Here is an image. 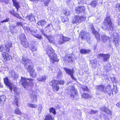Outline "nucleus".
<instances>
[{
  "instance_id": "1",
  "label": "nucleus",
  "mask_w": 120,
  "mask_h": 120,
  "mask_svg": "<svg viewBox=\"0 0 120 120\" xmlns=\"http://www.w3.org/2000/svg\"><path fill=\"white\" fill-rule=\"evenodd\" d=\"M103 24L104 26H102L101 28L113 33L112 36L114 39L113 43L115 44L116 46L117 45L119 42V35L116 33V31L114 29V25L112 24L109 16H107L105 18Z\"/></svg>"
},
{
  "instance_id": "2",
  "label": "nucleus",
  "mask_w": 120,
  "mask_h": 120,
  "mask_svg": "<svg viewBox=\"0 0 120 120\" xmlns=\"http://www.w3.org/2000/svg\"><path fill=\"white\" fill-rule=\"evenodd\" d=\"M46 53L50 59L51 62L53 63L55 62H58L59 60L58 59L56 55L54 52V50L51 48L48 47L47 48Z\"/></svg>"
},
{
  "instance_id": "3",
  "label": "nucleus",
  "mask_w": 120,
  "mask_h": 120,
  "mask_svg": "<svg viewBox=\"0 0 120 120\" xmlns=\"http://www.w3.org/2000/svg\"><path fill=\"white\" fill-rule=\"evenodd\" d=\"M20 81L22 86L26 89H27L30 85H33L34 82V80L33 79L24 78L22 77H21Z\"/></svg>"
},
{
  "instance_id": "4",
  "label": "nucleus",
  "mask_w": 120,
  "mask_h": 120,
  "mask_svg": "<svg viewBox=\"0 0 120 120\" xmlns=\"http://www.w3.org/2000/svg\"><path fill=\"white\" fill-rule=\"evenodd\" d=\"M69 94L70 95L71 98L73 99L76 100L79 99L77 91L73 86H71Z\"/></svg>"
},
{
  "instance_id": "5",
  "label": "nucleus",
  "mask_w": 120,
  "mask_h": 120,
  "mask_svg": "<svg viewBox=\"0 0 120 120\" xmlns=\"http://www.w3.org/2000/svg\"><path fill=\"white\" fill-rule=\"evenodd\" d=\"M74 19L72 21L73 24H78L81 22L82 21H85L86 19V17L83 16H75L74 17Z\"/></svg>"
},
{
  "instance_id": "6",
  "label": "nucleus",
  "mask_w": 120,
  "mask_h": 120,
  "mask_svg": "<svg viewBox=\"0 0 120 120\" xmlns=\"http://www.w3.org/2000/svg\"><path fill=\"white\" fill-rule=\"evenodd\" d=\"M19 38L20 40L21 44L25 48H27L28 46V42L26 41V39L25 38V34H22L19 36Z\"/></svg>"
},
{
  "instance_id": "7",
  "label": "nucleus",
  "mask_w": 120,
  "mask_h": 120,
  "mask_svg": "<svg viewBox=\"0 0 120 120\" xmlns=\"http://www.w3.org/2000/svg\"><path fill=\"white\" fill-rule=\"evenodd\" d=\"M4 83L6 86H8V88L10 89V90L12 92V88L14 85L13 83L10 82L8 77L4 78Z\"/></svg>"
},
{
  "instance_id": "8",
  "label": "nucleus",
  "mask_w": 120,
  "mask_h": 120,
  "mask_svg": "<svg viewBox=\"0 0 120 120\" xmlns=\"http://www.w3.org/2000/svg\"><path fill=\"white\" fill-rule=\"evenodd\" d=\"M64 69L66 73L68 75L70 76L71 78L72 79L75 80V79L73 75V74L74 73L75 71L73 69H70L69 68H64Z\"/></svg>"
},
{
  "instance_id": "9",
  "label": "nucleus",
  "mask_w": 120,
  "mask_h": 120,
  "mask_svg": "<svg viewBox=\"0 0 120 120\" xmlns=\"http://www.w3.org/2000/svg\"><path fill=\"white\" fill-rule=\"evenodd\" d=\"M96 89L98 90L96 92V93L98 95H101V92H105V86L103 85H100L96 86Z\"/></svg>"
},
{
  "instance_id": "10",
  "label": "nucleus",
  "mask_w": 120,
  "mask_h": 120,
  "mask_svg": "<svg viewBox=\"0 0 120 120\" xmlns=\"http://www.w3.org/2000/svg\"><path fill=\"white\" fill-rule=\"evenodd\" d=\"M110 55L109 54H100L98 55V57L102 60L103 61L106 62L109 59Z\"/></svg>"
},
{
  "instance_id": "11",
  "label": "nucleus",
  "mask_w": 120,
  "mask_h": 120,
  "mask_svg": "<svg viewBox=\"0 0 120 120\" xmlns=\"http://www.w3.org/2000/svg\"><path fill=\"white\" fill-rule=\"evenodd\" d=\"M60 40L58 42L59 44L61 45L64 43L65 42L69 41L71 39L68 37L61 36L60 37Z\"/></svg>"
},
{
  "instance_id": "12",
  "label": "nucleus",
  "mask_w": 120,
  "mask_h": 120,
  "mask_svg": "<svg viewBox=\"0 0 120 120\" xmlns=\"http://www.w3.org/2000/svg\"><path fill=\"white\" fill-rule=\"evenodd\" d=\"M91 29L92 30V33L94 35L98 41H100V36L98 32L95 30L93 26H92Z\"/></svg>"
},
{
  "instance_id": "13",
  "label": "nucleus",
  "mask_w": 120,
  "mask_h": 120,
  "mask_svg": "<svg viewBox=\"0 0 120 120\" xmlns=\"http://www.w3.org/2000/svg\"><path fill=\"white\" fill-rule=\"evenodd\" d=\"M14 91L15 95V100H14L13 103L14 104H16L17 106L19 107L18 105V99L19 96V92L15 91V89L14 90Z\"/></svg>"
},
{
  "instance_id": "14",
  "label": "nucleus",
  "mask_w": 120,
  "mask_h": 120,
  "mask_svg": "<svg viewBox=\"0 0 120 120\" xmlns=\"http://www.w3.org/2000/svg\"><path fill=\"white\" fill-rule=\"evenodd\" d=\"M22 63L24 64V66L29 65L32 64L31 60L26 57H23L22 59Z\"/></svg>"
},
{
  "instance_id": "15",
  "label": "nucleus",
  "mask_w": 120,
  "mask_h": 120,
  "mask_svg": "<svg viewBox=\"0 0 120 120\" xmlns=\"http://www.w3.org/2000/svg\"><path fill=\"white\" fill-rule=\"evenodd\" d=\"M113 88L110 85H108L105 88L104 92L105 93H107L109 96H111L112 94V90Z\"/></svg>"
},
{
  "instance_id": "16",
  "label": "nucleus",
  "mask_w": 120,
  "mask_h": 120,
  "mask_svg": "<svg viewBox=\"0 0 120 120\" xmlns=\"http://www.w3.org/2000/svg\"><path fill=\"white\" fill-rule=\"evenodd\" d=\"M12 43L11 41H9L5 44L4 48V50L7 52H9L10 50V48L12 47Z\"/></svg>"
},
{
  "instance_id": "17",
  "label": "nucleus",
  "mask_w": 120,
  "mask_h": 120,
  "mask_svg": "<svg viewBox=\"0 0 120 120\" xmlns=\"http://www.w3.org/2000/svg\"><path fill=\"white\" fill-rule=\"evenodd\" d=\"M10 77H11L12 79L13 80H16L18 78V75L15 74V72L12 70L9 73Z\"/></svg>"
},
{
  "instance_id": "18",
  "label": "nucleus",
  "mask_w": 120,
  "mask_h": 120,
  "mask_svg": "<svg viewBox=\"0 0 120 120\" xmlns=\"http://www.w3.org/2000/svg\"><path fill=\"white\" fill-rule=\"evenodd\" d=\"M85 9V7L84 6H79L76 8L75 10L76 12L79 14L84 12Z\"/></svg>"
},
{
  "instance_id": "19",
  "label": "nucleus",
  "mask_w": 120,
  "mask_h": 120,
  "mask_svg": "<svg viewBox=\"0 0 120 120\" xmlns=\"http://www.w3.org/2000/svg\"><path fill=\"white\" fill-rule=\"evenodd\" d=\"M2 55L4 59L5 60H9L11 57V56L7 52H4L2 53Z\"/></svg>"
},
{
  "instance_id": "20",
  "label": "nucleus",
  "mask_w": 120,
  "mask_h": 120,
  "mask_svg": "<svg viewBox=\"0 0 120 120\" xmlns=\"http://www.w3.org/2000/svg\"><path fill=\"white\" fill-rule=\"evenodd\" d=\"M32 1H34L36 3H37L38 1L40 2H43L45 6H48L50 0H30Z\"/></svg>"
},
{
  "instance_id": "21",
  "label": "nucleus",
  "mask_w": 120,
  "mask_h": 120,
  "mask_svg": "<svg viewBox=\"0 0 120 120\" xmlns=\"http://www.w3.org/2000/svg\"><path fill=\"white\" fill-rule=\"evenodd\" d=\"M82 39H86L88 37L89 33L86 31H82L80 33Z\"/></svg>"
},
{
  "instance_id": "22",
  "label": "nucleus",
  "mask_w": 120,
  "mask_h": 120,
  "mask_svg": "<svg viewBox=\"0 0 120 120\" xmlns=\"http://www.w3.org/2000/svg\"><path fill=\"white\" fill-rule=\"evenodd\" d=\"M20 26H23L22 22H18L15 23V24H13L11 26V27L13 29H15Z\"/></svg>"
},
{
  "instance_id": "23",
  "label": "nucleus",
  "mask_w": 120,
  "mask_h": 120,
  "mask_svg": "<svg viewBox=\"0 0 120 120\" xmlns=\"http://www.w3.org/2000/svg\"><path fill=\"white\" fill-rule=\"evenodd\" d=\"M101 40L104 42H106L109 40V37L105 34H102L101 36Z\"/></svg>"
},
{
  "instance_id": "24",
  "label": "nucleus",
  "mask_w": 120,
  "mask_h": 120,
  "mask_svg": "<svg viewBox=\"0 0 120 120\" xmlns=\"http://www.w3.org/2000/svg\"><path fill=\"white\" fill-rule=\"evenodd\" d=\"M12 0L13 3L15 7L17 9V11L18 10V9L20 7V6L19 4V2H17L16 0Z\"/></svg>"
},
{
  "instance_id": "25",
  "label": "nucleus",
  "mask_w": 120,
  "mask_h": 120,
  "mask_svg": "<svg viewBox=\"0 0 120 120\" xmlns=\"http://www.w3.org/2000/svg\"><path fill=\"white\" fill-rule=\"evenodd\" d=\"M90 51V49H82L80 50V52L81 53L86 54L89 53Z\"/></svg>"
},
{
  "instance_id": "26",
  "label": "nucleus",
  "mask_w": 120,
  "mask_h": 120,
  "mask_svg": "<svg viewBox=\"0 0 120 120\" xmlns=\"http://www.w3.org/2000/svg\"><path fill=\"white\" fill-rule=\"evenodd\" d=\"M113 90H112V95H115L118 92V90L117 89V86H115L113 84Z\"/></svg>"
},
{
  "instance_id": "27",
  "label": "nucleus",
  "mask_w": 120,
  "mask_h": 120,
  "mask_svg": "<svg viewBox=\"0 0 120 120\" xmlns=\"http://www.w3.org/2000/svg\"><path fill=\"white\" fill-rule=\"evenodd\" d=\"M47 77L46 76L44 75L41 76H40L37 78L38 81H43L45 82L46 80Z\"/></svg>"
},
{
  "instance_id": "28",
  "label": "nucleus",
  "mask_w": 120,
  "mask_h": 120,
  "mask_svg": "<svg viewBox=\"0 0 120 120\" xmlns=\"http://www.w3.org/2000/svg\"><path fill=\"white\" fill-rule=\"evenodd\" d=\"M46 23V22L45 21V20L44 19H43L40 21H39L38 22V25L43 26H45Z\"/></svg>"
},
{
  "instance_id": "29",
  "label": "nucleus",
  "mask_w": 120,
  "mask_h": 120,
  "mask_svg": "<svg viewBox=\"0 0 120 120\" xmlns=\"http://www.w3.org/2000/svg\"><path fill=\"white\" fill-rule=\"evenodd\" d=\"M81 95L82 98L84 99H87L90 97V96L88 94L85 93H82Z\"/></svg>"
},
{
  "instance_id": "30",
  "label": "nucleus",
  "mask_w": 120,
  "mask_h": 120,
  "mask_svg": "<svg viewBox=\"0 0 120 120\" xmlns=\"http://www.w3.org/2000/svg\"><path fill=\"white\" fill-rule=\"evenodd\" d=\"M47 39H48L49 41L51 43H53L54 42V39L53 37L52 36H49L47 37Z\"/></svg>"
},
{
  "instance_id": "31",
  "label": "nucleus",
  "mask_w": 120,
  "mask_h": 120,
  "mask_svg": "<svg viewBox=\"0 0 120 120\" xmlns=\"http://www.w3.org/2000/svg\"><path fill=\"white\" fill-rule=\"evenodd\" d=\"M30 75L33 78H35L36 76L37 73L35 72V70L34 69L32 71H30Z\"/></svg>"
},
{
  "instance_id": "32",
  "label": "nucleus",
  "mask_w": 120,
  "mask_h": 120,
  "mask_svg": "<svg viewBox=\"0 0 120 120\" xmlns=\"http://www.w3.org/2000/svg\"><path fill=\"white\" fill-rule=\"evenodd\" d=\"M27 17L28 18L29 20L30 21H34L35 20L34 16L32 15H27Z\"/></svg>"
},
{
  "instance_id": "33",
  "label": "nucleus",
  "mask_w": 120,
  "mask_h": 120,
  "mask_svg": "<svg viewBox=\"0 0 120 120\" xmlns=\"http://www.w3.org/2000/svg\"><path fill=\"white\" fill-rule=\"evenodd\" d=\"M56 84L52 87L53 90L54 91H58L59 90V86Z\"/></svg>"
},
{
  "instance_id": "34",
  "label": "nucleus",
  "mask_w": 120,
  "mask_h": 120,
  "mask_svg": "<svg viewBox=\"0 0 120 120\" xmlns=\"http://www.w3.org/2000/svg\"><path fill=\"white\" fill-rule=\"evenodd\" d=\"M64 83V82L63 80H56V85L60 84L63 85Z\"/></svg>"
},
{
  "instance_id": "35",
  "label": "nucleus",
  "mask_w": 120,
  "mask_h": 120,
  "mask_svg": "<svg viewBox=\"0 0 120 120\" xmlns=\"http://www.w3.org/2000/svg\"><path fill=\"white\" fill-rule=\"evenodd\" d=\"M97 4V2L96 0H94L91 2L90 4L92 7L95 8L96 7Z\"/></svg>"
},
{
  "instance_id": "36",
  "label": "nucleus",
  "mask_w": 120,
  "mask_h": 120,
  "mask_svg": "<svg viewBox=\"0 0 120 120\" xmlns=\"http://www.w3.org/2000/svg\"><path fill=\"white\" fill-rule=\"evenodd\" d=\"M6 97L4 95L1 96L0 97V102L3 103L5 100Z\"/></svg>"
},
{
  "instance_id": "37",
  "label": "nucleus",
  "mask_w": 120,
  "mask_h": 120,
  "mask_svg": "<svg viewBox=\"0 0 120 120\" xmlns=\"http://www.w3.org/2000/svg\"><path fill=\"white\" fill-rule=\"evenodd\" d=\"M14 112L15 114H21L22 112L18 108H16Z\"/></svg>"
},
{
  "instance_id": "38",
  "label": "nucleus",
  "mask_w": 120,
  "mask_h": 120,
  "mask_svg": "<svg viewBox=\"0 0 120 120\" xmlns=\"http://www.w3.org/2000/svg\"><path fill=\"white\" fill-rule=\"evenodd\" d=\"M27 105L28 106L32 108H36L37 107V105H33L30 103H28Z\"/></svg>"
},
{
  "instance_id": "39",
  "label": "nucleus",
  "mask_w": 120,
  "mask_h": 120,
  "mask_svg": "<svg viewBox=\"0 0 120 120\" xmlns=\"http://www.w3.org/2000/svg\"><path fill=\"white\" fill-rule=\"evenodd\" d=\"M71 58V56H67L64 57V60L66 61H67L68 62L70 61V60H69Z\"/></svg>"
},
{
  "instance_id": "40",
  "label": "nucleus",
  "mask_w": 120,
  "mask_h": 120,
  "mask_svg": "<svg viewBox=\"0 0 120 120\" xmlns=\"http://www.w3.org/2000/svg\"><path fill=\"white\" fill-rule=\"evenodd\" d=\"M56 80H53L51 81L49 84L50 85L52 86V87L56 84Z\"/></svg>"
},
{
  "instance_id": "41",
  "label": "nucleus",
  "mask_w": 120,
  "mask_h": 120,
  "mask_svg": "<svg viewBox=\"0 0 120 120\" xmlns=\"http://www.w3.org/2000/svg\"><path fill=\"white\" fill-rule=\"evenodd\" d=\"M31 65H28V68H27V69L29 72H30V71H32L33 70H34V69L31 67Z\"/></svg>"
},
{
  "instance_id": "42",
  "label": "nucleus",
  "mask_w": 120,
  "mask_h": 120,
  "mask_svg": "<svg viewBox=\"0 0 120 120\" xmlns=\"http://www.w3.org/2000/svg\"><path fill=\"white\" fill-rule=\"evenodd\" d=\"M49 111L50 112L52 113L54 115H55L56 113L55 109L53 108H52L50 109Z\"/></svg>"
},
{
  "instance_id": "43",
  "label": "nucleus",
  "mask_w": 120,
  "mask_h": 120,
  "mask_svg": "<svg viewBox=\"0 0 120 120\" xmlns=\"http://www.w3.org/2000/svg\"><path fill=\"white\" fill-rule=\"evenodd\" d=\"M105 110V112L108 114L109 115H111L112 113L110 110L109 109H108L107 108V109H106Z\"/></svg>"
},
{
  "instance_id": "44",
  "label": "nucleus",
  "mask_w": 120,
  "mask_h": 120,
  "mask_svg": "<svg viewBox=\"0 0 120 120\" xmlns=\"http://www.w3.org/2000/svg\"><path fill=\"white\" fill-rule=\"evenodd\" d=\"M34 35L36 38H37L39 39H41L42 37L41 35L38 34H33Z\"/></svg>"
},
{
  "instance_id": "45",
  "label": "nucleus",
  "mask_w": 120,
  "mask_h": 120,
  "mask_svg": "<svg viewBox=\"0 0 120 120\" xmlns=\"http://www.w3.org/2000/svg\"><path fill=\"white\" fill-rule=\"evenodd\" d=\"M81 88L83 91H86L87 90V87L85 85H83L81 86Z\"/></svg>"
},
{
  "instance_id": "46",
  "label": "nucleus",
  "mask_w": 120,
  "mask_h": 120,
  "mask_svg": "<svg viewBox=\"0 0 120 120\" xmlns=\"http://www.w3.org/2000/svg\"><path fill=\"white\" fill-rule=\"evenodd\" d=\"M34 92H33V94H32L31 97L32 98H33L34 99H35L37 101V98L36 96L35 95V94Z\"/></svg>"
},
{
  "instance_id": "47",
  "label": "nucleus",
  "mask_w": 120,
  "mask_h": 120,
  "mask_svg": "<svg viewBox=\"0 0 120 120\" xmlns=\"http://www.w3.org/2000/svg\"><path fill=\"white\" fill-rule=\"evenodd\" d=\"M70 12L68 11H64V14L66 16H68L70 15Z\"/></svg>"
},
{
  "instance_id": "48",
  "label": "nucleus",
  "mask_w": 120,
  "mask_h": 120,
  "mask_svg": "<svg viewBox=\"0 0 120 120\" xmlns=\"http://www.w3.org/2000/svg\"><path fill=\"white\" fill-rule=\"evenodd\" d=\"M116 8L120 11V4H116Z\"/></svg>"
},
{
  "instance_id": "49",
  "label": "nucleus",
  "mask_w": 120,
  "mask_h": 120,
  "mask_svg": "<svg viewBox=\"0 0 120 120\" xmlns=\"http://www.w3.org/2000/svg\"><path fill=\"white\" fill-rule=\"evenodd\" d=\"M9 19L8 18H6V19L2 21H1V22L2 23H3L4 22H7L9 21Z\"/></svg>"
},
{
  "instance_id": "50",
  "label": "nucleus",
  "mask_w": 120,
  "mask_h": 120,
  "mask_svg": "<svg viewBox=\"0 0 120 120\" xmlns=\"http://www.w3.org/2000/svg\"><path fill=\"white\" fill-rule=\"evenodd\" d=\"M31 50L32 52H34L35 51H37V49L36 47H35L34 46H33L31 48Z\"/></svg>"
},
{
  "instance_id": "51",
  "label": "nucleus",
  "mask_w": 120,
  "mask_h": 120,
  "mask_svg": "<svg viewBox=\"0 0 120 120\" xmlns=\"http://www.w3.org/2000/svg\"><path fill=\"white\" fill-rule=\"evenodd\" d=\"M43 108V106L42 105H40L39 106V107L38 109V111H39V112H41V110Z\"/></svg>"
},
{
  "instance_id": "52",
  "label": "nucleus",
  "mask_w": 120,
  "mask_h": 120,
  "mask_svg": "<svg viewBox=\"0 0 120 120\" xmlns=\"http://www.w3.org/2000/svg\"><path fill=\"white\" fill-rule=\"evenodd\" d=\"M110 68V67H108L107 66H105V70L107 71H109Z\"/></svg>"
},
{
  "instance_id": "53",
  "label": "nucleus",
  "mask_w": 120,
  "mask_h": 120,
  "mask_svg": "<svg viewBox=\"0 0 120 120\" xmlns=\"http://www.w3.org/2000/svg\"><path fill=\"white\" fill-rule=\"evenodd\" d=\"M0 1L2 2H4L6 4L8 3L9 0H0Z\"/></svg>"
},
{
  "instance_id": "54",
  "label": "nucleus",
  "mask_w": 120,
  "mask_h": 120,
  "mask_svg": "<svg viewBox=\"0 0 120 120\" xmlns=\"http://www.w3.org/2000/svg\"><path fill=\"white\" fill-rule=\"evenodd\" d=\"M29 31L31 33H32L33 35L34 33H35V32L33 30L30 28L29 27Z\"/></svg>"
},
{
  "instance_id": "55",
  "label": "nucleus",
  "mask_w": 120,
  "mask_h": 120,
  "mask_svg": "<svg viewBox=\"0 0 120 120\" xmlns=\"http://www.w3.org/2000/svg\"><path fill=\"white\" fill-rule=\"evenodd\" d=\"M107 109V108L105 107H102L101 108V111L105 112L106 109Z\"/></svg>"
},
{
  "instance_id": "56",
  "label": "nucleus",
  "mask_w": 120,
  "mask_h": 120,
  "mask_svg": "<svg viewBox=\"0 0 120 120\" xmlns=\"http://www.w3.org/2000/svg\"><path fill=\"white\" fill-rule=\"evenodd\" d=\"M23 28L25 30L29 31V27L28 26H24L23 27Z\"/></svg>"
},
{
  "instance_id": "57",
  "label": "nucleus",
  "mask_w": 120,
  "mask_h": 120,
  "mask_svg": "<svg viewBox=\"0 0 120 120\" xmlns=\"http://www.w3.org/2000/svg\"><path fill=\"white\" fill-rule=\"evenodd\" d=\"M4 49V47L2 45H0V52H2Z\"/></svg>"
},
{
  "instance_id": "58",
  "label": "nucleus",
  "mask_w": 120,
  "mask_h": 120,
  "mask_svg": "<svg viewBox=\"0 0 120 120\" xmlns=\"http://www.w3.org/2000/svg\"><path fill=\"white\" fill-rule=\"evenodd\" d=\"M87 38V41L88 43L90 44H91V41L90 40V38L89 37H88Z\"/></svg>"
},
{
  "instance_id": "59",
  "label": "nucleus",
  "mask_w": 120,
  "mask_h": 120,
  "mask_svg": "<svg viewBox=\"0 0 120 120\" xmlns=\"http://www.w3.org/2000/svg\"><path fill=\"white\" fill-rule=\"evenodd\" d=\"M62 75V73L61 72H59L57 73V77H59L60 76H61Z\"/></svg>"
},
{
  "instance_id": "60",
  "label": "nucleus",
  "mask_w": 120,
  "mask_h": 120,
  "mask_svg": "<svg viewBox=\"0 0 120 120\" xmlns=\"http://www.w3.org/2000/svg\"><path fill=\"white\" fill-rule=\"evenodd\" d=\"M97 111H94L93 110H91V111L90 112L92 114H94L97 113Z\"/></svg>"
},
{
  "instance_id": "61",
  "label": "nucleus",
  "mask_w": 120,
  "mask_h": 120,
  "mask_svg": "<svg viewBox=\"0 0 120 120\" xmlns=\"http://www.w3.org/2000/svg\"><path fill=\"white\" fill-rule=\"evenodd\" d=\"M37 69L38 71H40L42 70V68L40 67H37Z\"/></svg>"
},
{
  "instance_id": "62",
  "label": "nucleus",
  "mask_w": 120,
  "mask_h": 120,
  "mask_svg": "<svg viewBox=\"0 0 120 120\" xmlns=\"http://www.w3.org/2000/svg\"><path fill=\"white\" fill-rule=\"evenodd\" d=\"M42 34L44 35V36L46 37L47 38V37L48 36H49L47 35L46 34H45V33L44 32H43L42 33Z\"/></svg>"
},
{
  "instance_id": "63",
  "label": "nucleus",
  "mask_w": 120,
  "mask_h": 120,
  "mask_svg": "<svg viewBox=\"0 0 120 120\" xmlns=\"http://www.w3.org/2000/svg\"><path fill=\"white\" fill-rule=\"evenodd\" d=\"M116 106L118 107H120V103H118L116 104Z\"/></svg>"
},
{
  "instance_id": "64",
  "label": "nucleus",
  "mask_w": 120,
  "mask_h": 120,
  "mask_svg": "<svg viewBox=\"0 0 120 120\" xmlns=\"http://www.w3.org/2000/svg\"><path fill=\"white\" fill-rule=\"evenodd\" d=\"M13 11H9V13L11 15H12L13 14Z\"/></svg>"
}]
</instances>
